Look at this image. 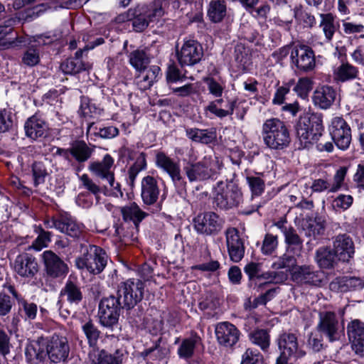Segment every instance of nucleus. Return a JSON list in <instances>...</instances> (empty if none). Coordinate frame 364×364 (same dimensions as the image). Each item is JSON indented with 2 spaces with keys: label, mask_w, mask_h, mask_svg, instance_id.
<instances>
[{
  "label": "nucleus",
  "mask_w": 364,
  "mask_h": 364,
  "mask_svg": "<svg viewBox=\"0 0 364 364\" xmlns=\"http://www.w3.org/2000/svg\"><path fill=\"white\" fill-rule=\"evenodd\" d=\"M347 333L353 350L364 358V323L358 319L351 321L347 326Z\"/></svg>",
  "instance_id": "21"
},
{
  "label": "nucleus",
  "mask_w": 364,
  "mask_h": 364,
  "mask_svg": "<svg viewBox=\"0 0 364 364\" xmlns=\"http://www.w3.org/2000/svg\"><path fill=\"white\" fill-rule=\"evenodd\" d=\"M144 283L139 279H129L118 286L117 297L123 306L133 308L144 295Z\"/></svg>",
  "instance_id": "8"
},
{
  "label": "nucleus",
  "mask_w": 364,
  "mask_h": 364,
  "mask_svg": "<svg viewBox=\"0 0 364 364\" xmlns=\"http://www.w3.org/2000/svg\"><path fill=\"white\" fill-rule=\"evenodd\" d=\"M291 60L297 70L304 73L313 71L316 65L312 48L304 44L295 45L291 51Z\"/></svg>",
  "instance_id": "11"
},
{
  "label": "nucleus",
  "mask_w": 364,
  "mask_h": 364,
  "mask_svg": "<svg viewBox=\"0 0 364 364\" xmlns=\"http://www.w3.org/2000/svg\"><path fill=\"white\" fill-rule=\"evenodd\" d=\"M333 141L339 149L346 150L351 141V129L341 117H334L328 127Z\"/></svg>",
  "instance_id": "13"
},
{
  "label": "nucleus",
  "mask_w": 364,
  "mask_h": 364,
  "mask_svg": "<svg viewBox=\"0 0 364 364\" xmlns=\"http://www.w3.org/2000/svg\"><path fill=\"white\" fill-rule=\"evenodd\" d=\"M294 16L297 21L303 23L306 27H312L316 24L314 16L305 11L296 9L294 11Z\"/></svg>",
  "instance_id": "62"
},
{
  "label": "nucleus",
  "mask_w": 364,
  "mask_h": 364,
  "mask_svg": "<svg viewBox=\"0 0 364 364\" xmlns=\"http://www.w3.org/2000/svg\"><path fill=\"white\" fill-rule=\"evenodd\" d=\"M203 55L202 46L194 40L186 41L176 51L177 59L181 66L193 65L200 62Z\"/></svg>",
  "instance_id": "16"
},
{
  "label": "nucleus",
  "mask_w": 364,
  "mask_h": 364,
  "mask_svg": "<svg viewBox=\"0 0 364 364\" xmlns=\"http://www.w3.org/2000/svg\"><path fill=\"white\" fill-rule=\"evenodd\" d=\"M121 213L124 220L132 221L137 228L139 224L147 215V214L142 211L139 205L135 203H132L121 208Z\"/></svg>",
  "instance_id": "37"
},
{
  "label": "nucleus",
  "mask_w": 364,
  "mask_h": 364,
  "mask_svg": "<svg viewBox=\"0 0 364 364\" xmlns=\"http://www.w3.org/2000/svg\"><path fill=\"white\" fill-rule=\"evenodd\" d=\"M26 359L31 363H37L43 360L46 353L43 348L41 347V343L38 341L33 342L28 345L25 350Z\"/></svg>",
  "instance_id": "43"
},
{
  "label": "nucleus",
  "mask_w": 364,
  "mask_h": 364,
  "mask_svg": "<svg viewBox=\"0 0 364 364\" xmlns=\"http://www.w3.org/2000/svg\"><path fill=\"white\" fill-rule=\"evenodd\" d=\"M79 179L82 183V186L90 191L91 193L97 196L101 192L100 187L97 185L92 178H90L87 174L84 173L79 176Z\"/></svg>",
  "instance_id": "63"
},
{
  "label": "nucleus",
  "mask_w": 364,
  "mask_h": 364,
  "mask_svg": "<svg viewBox=\"0 0 364 364\" xmlns=\"http://www.w3.org/2000/svg\"><path fill=\"white\" fill-rule=\"evenodd\" d=\"M280 352L276 364H294L298 359L303 358L306 353L299 347L297 337L291 333H284L277 339Z\"/></svg>",
  "instance_id": "6"
},
{
  "label": "nucleus",
  "mask_w": 364,
  "mask_h": 364,
  "mask_svg": "<svg viewBox=\"0 0 364 364\" xmlns=\"http://www.w3.org/2000/svg\"><path fill=\"white\" fill-rule=\"evenodd\" d=\"M82 328L85 335L86 336L89 345L91 347H95L97 343L98 338L100 337V331L90 321H88L83 324Z\"/></svg>",
  "instance_id": "52"
},
{
  "label": "nucleus",
  "mask_w": 364,
  "mask_h": 364,
  "mask_svg": "<svg viewBox=\"0 0 364 364\" xmlns=\"http://www.w3.org/2000/svg\"><path fill=\"white\" fill-rule=\"evenodd\" d=\"M82 256L75 259V266L80 269H86L91 274H97L107 265V255L100 247L92 245H82Z\"/></svg>",
  "instance_id": "5"
},
{
  "label": "nucleus",
  "mask_w": 364,
  "mask_h": 364,
  "mask_svg": "<svg viewBox=\"0 0 364 364\" xmlns=\"http://www.w3.org/2000/svg\"><path fill=\"white\" fill-rule=\"evenodd\" d=\"M24 129L26 135L36 140L46 136L48 127L43 119L36 115H33L26 122Z\"/></svg>",
  "instance_id": "31"
},
{
  "label": "nucleus",
  "mask_w": 364,
  "mask_h": 364,
  "mask_svg": "<svg viewBox=\"0 0 364 364\" xmlns=\"http://www.w3.org/2000/svg\"><path fill=\"white\" fill-rule=\"evenodd\" d=\"M347 173V168L344 166L339 168L333 176V183L330 184L329 192H338L343 186Z\"/></svg>",
  "instance_id": "57"
},
{
  "label": "nucleus",
  "mask_w": 364,
  "mask_h": 364,
  "mask_svg": "<svg viewBox=\"0 0 364 364\" xmlns=\"http://www.w3.org/2000/svg\"><path fill=\"white\" fill-rule=\"evenodd\" d=\"M215 333L218 343L225 347L235 345L240 336V332L237 327L228 321L218 323L215 326Z\"/></svg>",
  "instance_id": "20"
},
{
  "label": "nucleus",
  "mask_w": 364,
  "mask_h": 364,
  "mask_svg": "<svg viewBox=\"0 0 364 364\" xmlns=\"http://www.w3.org/2000/svg\"><path fill=\"white\" fill-rule=\"evenodd\" d=\"M125 350L117 349L114 353H108L105 350L96 352L93 350L90 353V358L92 360L90 364H122Z\"/></svg>",
  "instance_id": "33"
},
{
  "label": "nucleus",
  "mask_w": 364,
  "mask_h": 364,
  "mask_svg": "<svg viewBox=\"0 0 364 364\" xmlns=\"http://www.w3.org/2000/svg\"><path fill=\"white\" fill-rule=\"evenodd\" d=\"M249 336L252 343L259 346L262 350H264L269 348L270 340L267 331L262 329L255 330L250 333Z\"/></svg>",
  "instance_id": "50"
},
{
  "label": "nucleus",
  "mask_w": 364,
  "mask_h": 364,
  "mask_svg": "<svg viewBox=\"0 0 364 364\" xmlns=\"http://www.w3.org/2000/svg\"><path fill=\"white\" fill-rule=\"evenodd\" d=\"M198 336H193L184 339L178 349V355L180 358L187 359L193 356L196 346L199 343Z\"/></svg>",
  "instance_id": "46"
},
{
  "label": "nucleus",
  "mask_w": 364,
  "mask_h": 364,
  "mask_svg": "<svg viewBox=\"0 0 364 364\" xmlns=\"http://www.w3.org/2000/svg\"><path fill=\"white\" fill-rule=\"evenodd\" d=\"M121 308L125 306H122L118 297L111 296L102 299L99 304L100 323L105 327H110L117 323Z\"/></svg>",
  "instance_id": "12"
},
{
  "label": "nucleus",
  "mask_w": 364,
  "mask_h": 364,
  "mask_svg": "<svg viewBox=\"0 0 364 364\" xmlns=\"http://www.w3.org/2000/svg\"><path fill=\"white\" fill-rule=\"evenodd\" d=\"M278 246L277 236L272 234H266L262 242L261 251L265 255H269L274 252Z\"/></svg>",
  "instance_id": "56"
},
{
  "label": "nucleus",
  "mask_w": 364,
  "mask_h": 364,
  "mask_svg": "<svg viewBox=\"0 0 364 364\" xmlns=\"http://www.w3.org/2000/svg\"><path fill=\"white\" fill-rule=\"evenodd\" d=\"M353 203V198L349 194H338L332 201V206L335 210H346Z\"/></svg>",
  "instance_id": "53"
},
{
  "label": "nucleus",
  "mask_w": 364,
  "mask_h": 364,
  "mask_svg": "<svg viewBox=\"0 0 364 364\" xmlns=\"http://www.w3.org/2000/svg\"><path fill=\"white\" fill-rule=\"evenodd\" d=\"M323 115L318 112H307L299 117L296 134L304 146L318 140L323 131Z\"/></svg>",
  "instance_id": "3"
},
{
  "label": "nucleus",
  "mask_w": 364,
  "mask_h": 364,
  "mask_svg": "<svg viewBox=\"0 0 364 364\" xmlns=\"http://www.w3.org/2000/svg\"><path fill=\"white\" fill-rule=\"evenodd\" d=\"M139 73L138 82L144 90L150 88L161 76V69L157 65L146 66Z\"/></svg>",
  "instance_id": "36"
},
{
  "label": "nucleus",
  "mask_w": 364,
  "mask_h": 364,
  "mask_svg": "<svg viewBox=\"0 0 364 364\" xmlns=\"http://www.w3.org/2000/svg\"><path fill=\"white\" fill-rule=\"evenodd\" d=\"M320 26L322 28L323 32L328 41H330L336 31L334 25V17L331 14H321Z\"/></svg>",
  "instance_id": "48"
},
{
  "label": "nucleus",
  "mask_w": 364,
  "mask_h": 364,
  "mask_svg": "<svg viewBox=\"0 0 364 364\" xmlns=\"http://www.w3.org/2000/svg\"><path fill=\"white\" fill-rule=\"evenodd\" d=\"M60 295L66 298L70 304L77 305L82 299L80 287L72 281H68L60 291Z\"/></svg>",
  "instance_id": "39"
},
{
  "label": "nucleus",
  "mask_w": 364,
  "mask_h": 364,
  "mask_svg": "<svg viewBox=\"0 0 364 364\" xmlns=\"http://www.w3.org/2000/svg\"><path fill=\"white\" fill-rule=\"evenodd\" d=\"M358 70L348 63H343L334 70V77L338 81L345 82L357 77Z\"/></svg>",
  "instance_id": "42"
},
{
  "label": "nucleus",
  "mask_w": 364,
  "mask_h": 364,
  "mask_svg": "<svg viewBox=\"0 0 364 364\" xmlns=\"http://www.w3.org/2000/svg\"><path fill=\"white\" fill-rule=\"evenodd\" d=\"M227 14V6L224 0H212L208 6V16L214 23L220 22Z\"/></svg>",
  "instance_id": "40"
},
{
  "label": "nucleus",
  "mask_w": 364,
  "mask_h": 364,
  "mask_svg": "<svg viewBox=\"0 0 364 364\" xmlns=\"http://www.w3.org/2000/svg\"><path fill=\"white\" fill-rule=\"evenodd\" d=\"M318 328L331 342L339 340L344 329L343 325L339 323L336 315L331 311L320 314Z\"/></svg>",
  "instance_id": "15"
},
{
  "label": "nucleus",
  "mask_w": 364,
  "mask_h": 364,
  "mask_svg": "<svg viewBox=\"0 0 364 364\" xmlns=\"http://www.w3.org/2000/svg\"><path fill=\"white\" fill-rule=\"evenodd\" d=\"M289 252L283 255L282 257H279L273 264L272 267L274 269H287L291 272V270L297 267L296 259L294 256L290 255L289 254Z\"/></svg>",
  "instance_id": "51"
},
{
  "label": "nucleus",
  "mask_w": 364,
  "mask_h": 364,
  "mask_svg": "<svg viewBox=\"0 0 364 364\" xmlns=\"http://www.w3.org/2000/svg\"><path fill=\"white\" fill-rule=\"evenodd\" d=\"M70 348L65 338L53 336L46 343V353L51 362L59 363L65 361L69 355Z\"/></svg>",
  "instance_id": "18"
},
{
  "label": "nucleus",
  "mask_w": 364,
  "mask_h": 364,
  "mask_svg": "<svg viewBox=\"0 0 364 364\" xmlns=\"http://www.w3.org/2000/svg\"><path fill=\"white\" fill-rule=\"evenodd\" d=\"M3 19V24H0V50L8 49L15 45L14 40L9 41L6 37L11 33L13 26L19 21V19L15 17H6L5 6L0 2V21Z\"/></svg>",
  "instance_id": "25"
},
{
  "label": "nucleus",
  "mask_w": 364,
  "mask_h": 364,
  "mask_svg": "<svg viewBox=\"0 0 364 364\" xmlns=\"http://www.w3.org/2000/svg\"><path fill=\"white\" fill-rule=\"evenodd\" d=\"M60 70L65 75H75L82 70L88 68L81 59L69 58L63 62L60 65Z\"/></svg>",
  "instance_id": "44"
},
{
  "label": "nucleus",
  "mask_w": 364,
  "mask_h": 364,
  "mask_svg": "<svg viewBox=\"0 0 364 364\" xmlns=\"http://www.w3.org/2000/svg\"><path fill=\"white\" fill-rule=\"evenodd\" d=\"M235 105L236 101L235 100H230L228 98L225 100L220 98L211 102L206 107V110L218 117L223 118L232 114Z\"/></svg>",
  "instance_id": "34"
},
{
  "label": "nucleus",
  "mask_w": 364,
  "mask_h": 364,
  "mask_svg": "<svg viewBox=\"0 0 364 364\" xmlns=\"http://www.w3.org/2000/svg\"><path fill=\"white\" fill-rule=\"evenodd\" d=\"M312 85L313 82L309 78L301 77L299 79L293 90L299 97L305 99L311 90Z\"/></svg>",
  "instance_id": "54"
},
{
  "label": "nucleus",
  "mask_w": 364,
  "mask_h": 364,
  "mask_svg": "<svg viewBox=\"0 0 364 364\" xmlns=\"http://www.w3.org/2000/svg\"><path fill=\"white\" fill-rule=\"evenodd\" d=\"M166 1L154 0L149 4L137 5L119 14L116 21L118 23L132 21L133 30L141 32L150 23L158 21L164 16V5H166Z\"/></svg>",
  "instance_id": "1"
},
{
  "label": "nucleus",
  "mask_w": 364,
  "mask_h": 364,
  "mask_svg": "<svg viewBox=\"0 0 364 364\" xmlns=\"http://www.w3.org/2000/svg\"><path fill=\"white\" fill-rule=\"evenodd\" d=\"M114 159L109 154H107L104 156L102 161L90 162L88 166V170L95 176L103 181H107L109 188L115 191L114 193L116 195L118 193L122 195L119 183L114 180Z\"/></svg>",
  "instance_id": "10"
},
{
  "label": "nucleus",
  "mask_w": 364,
  "mask_h": 364,
  "mask_svg": "<svg viewBox=\"0 0 364 364\" xmlns=\"http://www.w3.org/2000/svg\"><path fill=\"white\" fill-rule=\"evenodd\" d=\"M262 355L257 350L248 348L242 355L241 364H262Z\"/></svg>",
  "instance_id": "59"
},
{
  "label": "nucleus",
  "mask_w": 364,
  "mask_h": 364,
  "mask_svg": "<svg viewBox=\"0 0 364 364\" xmlns=\"http://www.w3.org/2000/svg\"><path fill=\"white\" fill-rule=\"evenodd\" d=\"M52 151L55 155L62 156L69 160L73 156L78 162H85L90 158L92 149L90 148L84 141H76L72 144L70 148L65 149L53 146Z\"/></svg>",
  "instance_id": "19"
},
{
  "label": "nucleus",
  "mask_w": 364,
  "mask_h": 364,
  "mask_svg": "<svg viewBox=\"0 0 364 364\" xmlns=\"http://www.w3.org/2000/svg\"><path fill=\"white\" fill-rule=\"evenodd\" d=\"M221 164L216 156H205L198 162H188L183 166V171L192 182H198L213 178L220 171Z\"/></svg>",
  "instance_id": "4"
},
{
  "label": "nucleus",
  "mask_w": 364,
  "mask_h": 364,
  "mask_svg": "<svg viewBox=\"0 0 364 364\" xmlns=\"http://www.w3.org/2000/svg\"><path fill=\"white\" fill-rule=\"evenodd\" d=\"M141 196L144 204L153 205L159 199L160 189L157 181L152 176H147L141 180Z\"/></svg>",
  "instance_id": "29"
},
{
  "label": "nucleus",
  "mask_w": 364,
  "mask_h": 364,
  "mask_svg": "<svg viewBox=\"0 0 364 364\" xmlns=\"http://www.w3.org/2000/svg\"><path fill=\"white\" fill-rule=\"evenodd\" d=\"M23 63L28 66H34L40 61L38 51L33 48H28L23 55Z\"/></svg>",
  "instance_id": "64"
},
{
  "label": "nucleus",
  "mask_w": 364,
  "mask_h": 364,
  "mask_svg": "<svg viewBox=\"0 0 364 364\" xmlns=\"http://www.w3.org/2000/svg\"><path fill=\"white\" fill-rule=\"evenodd\" d=\"M14 268L15 272L23 277H33L38 270L36 258L27 253L16 257Z\"/></svg>",
  "instance_id": "26"
},
{
  "label": "nucleus",
  "mask_w": 364,
  "mask_h": 364,
  "mask_svg": "<svg viewBox=\"0 0 364 364\" xmlns=\"http://www.w3.org/2000/svg\"><path fill=\"white\" fill-rule=\"evenodd\" d=\"M261 134L264 144L272 150H283L291 142L287 125L278 118L266 119L262 124Z\"/></svg>",
  "instance_id": "2"
},
{
  "label": "nucleus",
  "mask_w": 364,
  "mask_h": 364,
  "mask_svg": "<svg viewBox=\"0 0 364 364\" xmlns=\"http://www.w3.org/2000/svg\"><path fill=\"white\" fill-rule=\"evenodd\" d=\"M284 236L285 243L287 245V252H291L294 255H299L303 248V240L294 228L292 227L288 228Z\"/></svg>",
  "instance_id": "41"
},
{
  "label": "nucleus",
  "mask_w": 364,
  "mask_h": 364,
  "mask_svg": "<svg viewBox=\"0 0 364 364\" xmlns=\"http://www.w3.org/2000/svg\"><path fill=\"white\" fill-rule=\"evenodd\" d=\"M291 279L298 284L319 287L324 279V275L322 272L314 270L311 266L302 265L297 266L291 270Z\"/></svg>",
  "instance_id": "17"
},
{
  "label": "nucleus",
  "mask_w": 364,
  "mask_h": 364,
  "mask_svg": "<svg viewBox=\"0 0 364 364\" xmlns=\"http://www.w3.org/2000/svg\"><path fill=\"white\" fill-rule=\"evenodd\" d=\"M242 200L239 187L232 183L219 181L214 188L213 203L219 208L228 210L237 206Z\"/></svg>",
  "instance_id": "7"
},
{
  "label": "nucleus",
  "mask_w": 364,
  "mask_h": 364,
  "mask_svg": "<svg viewBox=\"0 0 364 364\" xmlns=\"http://www.w3.org/2000/svg\"><path fill=\"white\" fill-rule=\"evenodd\" d=\"M333 250L338 260L348 262L355 253L352 238L347 234H340L333 237Z\"/></svg>",
  "instance_id": "24"
},
{
  "label": "nucleus",
  "mask_w": 364,
  "mask_h": 364,
  "mask_svg": "<svg viewBox=\"0 0 364 364\" xmlns=\"http://www.w3.org/2000/svg\"><path fill=\"white\" fill-rule=\"evenodd\" d=\"M337 256L333 250L328 247H319L315 254V261L317 264L323 269H331L336 263Z\"/></svg>",
  "instance_id": "38"
},
{
  "label": "nucleus",
  "mask_w": 364,
  "mask_h": 364,
  "mask_svg": "<svg viewBox=\"0 0 364 364\" xmlns=\"http://www.w3.org/2000/svg\"><path fill=\"white\" fill-rule=\"evenodd\" d=\"M58 231L65 234L71 237H79L84 232L85 225L77 221L68 213H60V224L58 225Z\"/></svg>",
  "instance_id": "27"
},
{
  "label": "nucleus",
  "mask_w": 364,
  "mask_h": 364,
  "mask_svg": "<svg viewBox=\"0 0 364 364\" xmlns=\"http://www.w3.org/2000/svg\"><path fill=\"white\" fill-rule=\"evenodd\" d=\"M130 64L136 71L142 70L149 63V58L146 53L141 50H136L130 53L129 55Z\"/></svg>",
  "instance_id": "47"
},
{
  "label": "nucleus",
  "mask_w": 364,
  "mask_h": 364,
  "mask_svg": "<svg viewBox=\"0 0 364 364\" xmlns=\"http://www.w3.org/2000/svg\"><path fill=\"white\" fill-rule=\"evenodd\" d=\"M332 291L348 292L359 291L364 287V281L357 277H343L335 279L330 283Z\"/></svg>",
  "instance_id": "30"
},
{
  "label": "nucleus",
  "mask_w": 364,
  "mask_h": 364,
  "mask_svg": "<svg viewBox=\"0 0 364 364\" xmlns=\"http://www.w3.org/2000/svg\"><path fill=\"white\" fill-rule=\"evenodd\" d=\"M336 97V90L331 86L323 85L316 87L312 95L314 105L321 109L331 107Z\"/></svg>",
  "instance_id": "28"
},
{
  "label": "nucleus",
  "mask_w": 364,
  "mask_h": 364,
  "mask_svg": "<svg viewBox=\"0 0 364 364\" xmlns=\"http://www.w3.org/2000/svg\"><path fill=\"white\" fill-rule=\"evenodd\" d=\"M244 272L248 276L249 279H254L268 280L272 278L270 272H262V264L257 262H250L244 267Z\"/></svg>",
  "instance_id": "45"
},
{
  "label": "nucleus",
  "mask_w": 364,
  "mask_h": 364,
  "mask_svg": "<svg viewBox=\"0 0 364 364\" xmlns=\"http://www.w3.org/2000/svg\"><path fill=\"white\" fill-rule=\"evenodd\" d=\"M194 230L200 235H211L218 233L222 228V221L213 212L198 214L193 218Z\"/></svg>",
  "instance_id": "14"
},
{
  "label": "nucleus",
  "mask_w": 364,
  "mask_h": 364,
  "mask_svg": "<svg viewBox=\"0 0 364 364\" xmlns=\"http://www.w3.org/2000/svg\"><path fill=\"white\" fill-rule=\"evenodd\" d=\"M207 85L208 90L215 97H220L222 96L225 85L213 77H208L205 80Z\"/></svg>",
  "instance_id": "60"
},
{
  "label": "nucleus",
  "mask_w": 364,
  "mask_h": 364,
  "mask_svg": "<svg viewBox=\"0 0 364 364\" xmlns=\"http://www.w3.org/2000/svg\"><path fill=\"white\" fill-rule=\"evenodd\" d=\"M11 293L18 301V304L22 308V310L23 312V316H24L25 319L26 320L34 319L36 317V314H37V311H38L37 305L34 303H29L23 299H19L17 293L13 289H11Z\"/></svg>",
  "instance_id": "49"
},
{
  "label": "nucleus",
  "mask_w": 364,
  "mask_h": 364,
  "mask_svg": "<svg viewBox=\"0 0 364 364\" xmlns=\"http://www.w3.org/2000/svg\"><path fill=\"white\" fill-rule=\"evenodd\" d=\"M247 182L252 196H260L264 190V181L260 176H247Z\"/></svg>",
  "instance_id": "58"
},
{
  "label": "nucleus",
  "mask_w": 364,
  "mask_h": 364,
  "mask_svg": "<svg viewBox=\"0 0 364 364\" xmlns=\"http://www.w3.org/2000/svg\"><path fill=\"white\" fill-rule=\"evenodd\" d=\"M300 228L306 237L316 238L324 232V220L318 216L306 217L301 221Z\"/></svg>",
  "instance_id": "32"
},
{
  "label": "nucleus",
  "mask_w": 364,
  "mask_h": 364,
  "mask_svg": "<svg viewBox=\"0 0 364 364\" xmlns=\"http://www.w3.org/2000/svg\"><path fill=\"white\" fill-rule=\"evenodd\" d=\"M226 245L230 259L234 262H240L244 257L245 246L235 228H229L225 232Z\"/></svg>",
  "instance_id": "22"
},
{
  "label": "nucleus",
  "mask_w": 364,
  "mask_h": 364,
  "mask_svg": "<svg viewBox=\"0 0 364 364\" xmlns=\"http://www.w3.org/2000/svg\"><path fill=\"white\" fill-rule=\"evenodd\" d=\"M33 183L36 187L45 182L48 174L46 166L41 162H35L32 166Z\"/></svg>",
  "instance_id": "55"
},
{
  "label": "nucleus",
  "mask_w": 364,
  "mask_h": 364,
  "mask_svg": "<svg viewBox=\"0 0 364 364\" xmlns=\"http://www.w3.org/2000/svg\"><path fill=\"white\" fill-rule=\"evenodd\" d=\"M186 135L191 141L204 144H210L216 139V132L214 129L187 128Z\"/></svg>",
  "instance_id": "35"
},
{
  "label": "nucleus",
  "mask_w": 364,
  "mask_h": 364,
  "mask_svg": "<svg viewBox=\"0 0 364 364\" xmlns=\"http://www.w3.org/2000/svg\"><path fill=\"white\" fill-rule=\"evenodd\" d=\"M156 166L166 173L179 194L183 193L186 190V181L182 176L179 163L168 156L163 152H159L156 156Z\"/></svg>",
  "instance_id": "9"
},
{
  "label": "nucleus",
  "mask_w": 364,
  "mask_h": 364,
  "mask_svg": "<svg viewBox=\"0 0 364 364\" xmlns=\"http://www.w3.org/2000/svg\"><path fill=\"white\" fill-rule=\"evenodd\" d=\"M50 232L41 229L38 236L33 241L32 247L37 251H40L43 248L46 247L48 244L50 242Z\"/></svg>",
  "instance_id": "61"
},
{
  "label": "nucleus",
  "mask_w": 364,
  "mask_h": 364,
  "mask_svg": "<svg viewBox=\"0 0 364 364\" xmlns=\"http://www.w3.org/2000/svg\"><path fill=\"white\" fill-rule=\"evenodd\" d=\"M42 258L47 274L53 278L65 277L68 272V265L53 252L46 250Z\"/></svg>",
  "instance_id": "23"
}]
</instances>
